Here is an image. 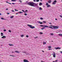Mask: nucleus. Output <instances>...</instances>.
<instances>
[{
  "mask_svg": "<svg viewBox=\"0 0 62 62\" xmlns=\"http://www.w3.org/2000/svg\"><path fill=\"white\" fill-rule=\"evenodd\" d=\"M51 2H52V1L51 0H49L48 1V3L50 4Z\"/></svg>",
  "mask_w": 62,
  "mask_h": 62,
  "instance_id": "obj_11",
  "label": "nucleus"
},
{
  "mask_svg": "<svg viewBox=\"0 0 62 62\" xmlns=\"http://www.w3.org/2000/svg\"><path fill=\"white\" fill-rule=\"evenodd\" d=\"M28 11V10H26L24 12V13H26V12H27Z\"/></svg>",
  "mask_w": 62,
  "mask_h": 62,
  "instance_id": "obj_25",
  "label": "nucleus"
},
{
  "mask_svg": "<svg viewBox=\"0 0 62 62\" xmlns=\"http://www.w3.org/2000/svg\"><path fill=\"white\" fill-rule=\"evenodd\" d=\"M42 52H43V53H44V51H42Z\"/></svg>",
  "mask_w": 62,
  "mask_h": 62,
  "instance_id": "obj_55",
  "label": "nucleus"
},
{
  "mask_svg": "<svg viewBox=\"0 0 62 62\" xmlns=\"http://www.w3.org/2000/svg\"><path fill=\"white\" fill-rule=\"evenodd\" d=\"M19 1L20 3H22V1L21 0H19Z\"/></svg>",
  "mask_w": 62,
  "mask_h": 62,
  "instance_id": "obj_41",
  "label": "nucleus"
},
{
  "mask_svg": "<svg viewBox=\"0 0 62 62\" xmlns=\"http://www.w3.org/2000/svg\"><path fill=\"white\" fill-rule=\"evenodd\" d=\"M56 2V0H55L53 2L52 5H55Z\"/></svg>",
  "mask_w": 62,
  "mask_h": 62,
  "instance_id": "obj_6",
  "label": "nucleus"
},
{
  "mask_svg": "<svg viewBox=\"0 0 62 62\" xmlns=\"http://www.w3.org/2000/svg\"><path fill=\"white\" fill-rule=\"evenodd\" d=\"M22 53H24V54H25L26 53V52H22Z\"/></svg>",
  "mask_w": 62,
  "mask_h": 62,
  "instance_id": "obj_40",
  "label": "nucleus"
},
{
  "mask_svg": "<svg viewBox=\"0 0 62 62\" xmlns=\"http://www.w3.org/2000/svg\"><path fill=\"white\" fill-rule=\"evenodd\" d=\"M11 1H12V2H15L16 1V0H11Z\"/></svg>",
  "mask_w": 62,
  "mask_h": 62,
  "instance_id": "obj_20",
  "label": "nucleus"
},
{
  "mask_svg": "<svg viewBox=\"0 0 62 62\" xmlns=\"http://www.w3.org/2000/svg\"><path fill=\"white\" fill-rule=\"evenodd\" d=\"M42 5V3H41V2L39 4V6H41V5Z\"/></svg>",
  "mask_w": 62,
  "mask_h": 62,
  "instance_id": "obj_14",
  "label": "nucleus"
},
{
  "mask_svg": "<svg viewBox=\"0 0 62 62\" xmlns=\"http://www.w3.org/2000/svg\"><path fill=\"white\" fill-rule=\"evenodd\" d=\"M50 26H51L52 27H55L53 28H54V29H58V26H52V25H50Z\"/></svg>",
  "mask_w": 62,
  "mask_h": 62,
  "instance_id": "obj_4",
  "label": "nucleus"
},
{
  "mask_svg": "<svg viewBox=\"0 0 62 62\" xmlns=\"http://www.w3.org/2000/svg\"><path fill=\"white\" fill-rule=\"evenodd\" d=\"M14 52L16 53H20V52L18 51H16Z\"/></svg>",
  "mask_w": 62,
  "mask_h": 62,
  "instance_id": "obj_13",
  "label": "nucleus"
},
{
  "mask_svg": "<svg viewBox=\"0 0 62 62\" xmlns=\"http://www.w3.org/2000/svg\"><path fill=\"white\" fill-rule=\"evenodd\" d=\"M6 38V37L5 36H3L2 37H1L2 39H5Z\"/></svg>",
  "mask_w": 62,
  "mask_h": 62,
  "instance_id": "obj_12",
  "label": "nucleus"
},
{
  "mask_svg": "<svg viewBox=\"0 0 62 62\" xmlns=\"http://www.w3.org/2000/svg\"><path fill=\"white\" fill-rule=\"evenodd\" d=\"M52 48V46H48V48Z\"/></svg>",
  "mask_w": 62,
  "mask_h": 62,
  "instance_id": "obj_29",
  "label": "nucleus"
},
{
  "mask_svg": "<svg viewBox=\"0 0 62 62\" xmlns=\"http://www.w3.org/2000/svg\"><path fill=\"white\" fill-rule=\"evenodd\" d=\"M41 62H44L43 61H41Z\"/></svg>",
  "mask_w": 62,
  "mask_h": 62,
  "instance_id": "obj_56",
  "label": "nucleus"
},
{
  "mask_svg": "<svg viewBox=\"0 0 62 62\" xmlns=\"http://www.w3.org/2000/svg\"><path fill=\"white\" fill-rule=\"evenodd\" d=\"M46 27H47L49 28H51V29H53V28L51 26H48L46 25Z\"/></svg>",
  "mask_w": 62,
  "mask_h": 62,
  "instance_id": "obj_7",
  "label": "nucleus"
},
{
  "mask_svg": "<svg viewBox=\"0 0 62 62\" xmlns=\"http://www.w3.org/2000/svg\"><path fill=\"white\" fill-rule=\"evenodd\" d=\"M1 15V14L0 13V15Z\"/></svg>",
  "mask_w": 62,
  "mask_h": 62,
  "instance_id": "obj_58",
  "label": "nucleus"
},
{
  "mask_svg": "<svg viewBox=\"0 0 62 62\" xmlns=\"http://www.w3.org/2000/svg\"><path fill=\"white\" fill-rule=\"evenodd\" d=\"M1 20H6V19H4V18L3 17L1 18Z\"/></svg>",
  "mask_w": 62,
  "mask_h": 62,
  "instance_id": "obj_19",
  "label": "nucleus"
},
{
  "mask_svg": "<svg viewBox=\"0 0 62 62\" xmlns=\"http://www.w3.org/2000/svg\"><path fill=\"white\" fill-rule=\"evenodd\" d=\"M43 23H46V22L45 21H43Z\"/></svg>",
  "mask_w": 62,
  "mask_h": 62,
  "instance_id": "obj_34",
  "label": "nucleus"
},
{
  "mask_svg": "<svg viewBox=\"0 0 62 62\" xmlns=\"http://www.w3.org/2000/svg\"><path fill=\"white\" fill-rule=\"evenodd\" d=\"M12 12H15L13 10H12Z\"/></svg>",
  "mask_w": 62,
  "mask_h": 62,
  "instance_id": "obj_50",
  "label": "nucleus"
},
{
  "mask_svg": "<svg viewBox=\"0 0 62 62\" xmlns=\"http://www.w3.org/2000/svg\"><path fill=\"white\" fill-rule=\"evenodd\" d=\"M27 26H29V27H30L32 29H33L35 28V27L34 26H32V25H30L28 24Z\"/></svg>",
  "mask_w": 62,
  "mask_h": 62,
  "instance_id": "obj_2",
  "label": "nucleus"
},
{
  "mask_svg": "<svg viewBox=\"0 0 62 62\" xmlns=\"http://www.w3.org/2000/svg\"><path fill=\"white\" fill-rule=\"evenodd\" d=\"M59 35L60 36H61V37H62V34H59Z\"/></svg>",
  "mask_w": 62,
  "mask_h": 62,
  "instance_id": "obj_22",
  "label": "nucleus"
},
{
  "mask_svg": "<svg viewBox=\"0 0 62 62\" xmlns=\"http://www.w3.org/2000/svg\"><path fill=\"white\" fill-rule=\"evenodd\" d=\"M45 28V27H43V28H42L41 29V30H43V29H44Z\"/></svg>",
  "mask_w": 62,
  "mask_h": 62,
  "instance_id": "obj_28",
  "label": "nucleus"
},
{
  "mask_svg": "<svg viewBox=\"0 0 62 62\" xmlns=\"http://www.w3.org/2000/svg\"><path fill=\"white\" fill-rule=\"evenodd\" d=\"M16 14H18V13H16Z\"/></svg>",
  "mask_w": 62,
  "mask_h": 62,
  "instance_id": "obj_57",
  "label": "nucleus"
},
{
  "mask_svg": "<svg viewBox=\"0 0 62 62\" xmlns=\"http://www.w3.org/2000/svg\"><path fill=\"white\" fill-rule=\"evenodd\" d=\"M15 11H18V10H16V9H15Z\"/></svg>",
  "mask_w": 62,
  "mask_h": 62,
  "instance_id": "obj_47",
  "label": "nucleus"
},
{
  "mask_svg": "<svg viewBox=\"0 0 62 62\" xmlns=\"http://www.w3.org/2000/svg\"><path fill=\"white\" fill-rule=\"evenodd\" d=\"M12 4H13V5H14V4H15V3H12Z\"/></svg>",
  "mask_w": 62,
  "mask_h": 62,
  "instance_id": "obj_49",
  "label": "nucleus"
},
{
  "mask_svg": "<svg viewBox=\"0 0 62 62\" xmlns=\"http://www.w3.org/2000/svg\"><path fill=\"white\" fill-rule=\"evenodd\" d=\"M22 11H23V12H24V10H22Z\"/></svg>",
  "mask_w": 62,
  "mask_h": 62,
  "instance_id": "obj_52",
  "label": "nucleus"
},
{
  "mask_svg": "<svg viewBox=\"0 0 62 62\" xmlns=\"http://www.w3.org/2000/svg\"><path fill=\"white\" fill-rule=\"evenodd\" d=\"M39 0H36V2H39Z\"/></svg>",
  "mask_w": 62,
  "mask_h": 62,
  "instance_id": "obj_38",
  "label": "nucleus"
},
{
  "mask_svg": "<svg viewBox=\"0 0 62 62\" xmlns=\"http://www.w3.org/2000/svg\"><path fill=\"white\" fill-rule=\"evenodd\" d=\"M40 26L41 27H46V25H40Z\"/></svg>",
  "mask_w": 62,
  "mask_h": 62,
  "instance_id": "obj_8",
  "label": "nucleus"
},
{
  "mask_svg": "<svg viewBox=\"0 0 62 62\" xmlns=\"http://www.w3.org/2000/svg\"><path fill=\"white\" fill-rule=\"evenodd\" d=\"M50 34L51 35V36H53V35H54V33H50Z\"/></svg>",
  "mask_w": 62,
  "mask_h": 62,
  "instance_id": "obj_26",
  "label": "nucleus"
},
{
  "mask_svg": "<svg viewBox=\"0 0 62 62\" xmlns=\"http://www.w3.org/2000/svg\"><path fill=\"white\" fill-rule=\"evenodd\" d=\"M46 42H43V44L44 45V44H46Z\"/></svg>",
  "mask_w": 62,
  "mask_h": 62,
  "instance_id": "obj_17",
  "label": "nucleus"
},
{
  "mask_svg": "<svg viewBox=\"0 0 62 62\" xmlns=\"http://www.w3.org/2000/svg\"><path fill=\"white\" fill-rule=\"evenodd\" d=\"M26 37L27 38H28V37H29V36H28V35H26Z\"/></svg>",
  "mask_w": 62,
  "mask_h": 62,
  "instance_id": "obj_35",
  "label": "nucleus"
},
{
  "mask_svg": "<svg viewBox=\"0 0 62 62\" xmlns=\"http://www.w3.org/2000/svg\"><path fill=\"white\" fill-rule=\"evenodd\" d=\"M52 41V42H53V41Z\"/></svg>",
  "mask_w": 62,
  "mask_h": 62,
  "instance_id": "obj_64",
  "label": "nucleus"
},
{
  "mask_svg": "<svg viewBox=\"0 0 62 62\" xmlns=\"http://www.w3.org/2000/svg\"><path fill=\"white\" fill-rule=\"evenodd\" d=\"M7 14H8L9 15V13H7Z\"/></svg>",
  "mask_w": 62,
  "mask_h": 62,
  "instance_id": "obj_46",
  "label": "nucleus"
},
{
  "mask_svg": "<svg viewBox=\"0 0 62 62\" xmlns=\"http://www.w3.org/2000/svg\"><path fill=\"white\" fill-rule=\"evenodd\" d=\"M39 34H43V33L42 32H40L39 33Z\"/></svg>",
  "mask_w": 62,
  "mask_h": 62,
  "instance_id": "obj_31",
  "label": "nucleus"
},
{
  "mask_svg": "<svg viewBox=\"0 0 62 62\" xmlns=\"http://www.w3.org/2000/svg\"><path fill=\"white\" fill-rule=\"evenodd\" d=\"M43 18L42 17H41V18H40V20H43Z\"/></svg>",
  "mask_w": 62,
  "mask_h": 62,
  "instance_id": "obj_36",
  "label": "nucleus"
},
{
  "mask_svg": "<svg viewBox=\"0 0 62 62\" xmlns=\"http://www.w3.org/2000/svg\"><path fill=\"white\" fill-rule=\"evenodd\" d=\"M6 2L7 3H8V4H10V5H11V3H9L8 2V1H6Z\"/></svg>",
  "mask_w": 62,
  "mask_h": 62,
  "instance_id": "obj_24",
  "label": "nucleus"
},
{
  "mask_svg": "<svg viewBox=\"0 0 62 62\" xmlns=\"http://www.w3.org/2000/svg\"><path fill=\"white\" fill-rule=\"evenodd\" d=\"M14 52H12V53H14Z\"/></svg>",
  "mask_w": 62,
  "mask_h": 62,
  "instance_id": "obj_61",
  "label": "nucleus"
},
{
  "mask_svg": "<svg viewBox=\"0 0 62 62\" xmlns=\"http://www.w3.org/2000/svg\"><path fill=\"white\" fill-rule=\"evenodd\" d=\"M40 1L41 2L42 1V0H40Z\"/></svg>",
  "mask_w": 62,
  "mask_h": 62,
  "instance_id": "obj_60",
  "label": "nucleus"
},
{
  "mask_svg": "<svg viewBox=\"0 0 62 62\" xmlns=\"http://www.w3.org/2000/svg\"><path fill=\"white\" fill-rule=\"evenodd\" d=\"M1 35H3V33L1 32Z\"/></svg>",
  "mask_w": 62,
  "mask_h": 62,
  "instance_id": "obj_43",
  "label": "nucleus"
},
{
  "mask_svg": "<svg viewBox=\"0 0 62 62\" xmlns=\"http://www.w3.org/2000/svg\"><path fill=\"white\" fill-rule=\"evenodd\" d=\"M55 20H56V21H57V19H56V18H55Z\"/></svg>",
  "mask_w": 62,
  "mask_h": 62,
  "instance_id": "obj_54",
  "label": "nucleus"
},
{
  "mask_svg": "<svg viewBox=\"0 0 62 62\" xmlns=\"http://www.w3.org/2000/svg\"><path fill=\"white\" fill-rule=\"evenodd\" d=\"M9 56H12V57H15V56L13 55H9Z\"/></svg>",
  "mask_w": 62,
  "mask_h": 62,
  "instance_id": "obj_21",
  "label": "nucleus"
},
{
  "mask_svg": "<svg viewBox=\"0 0 62 62\" xmlns=\"http://www.w3.org/2000/svg\"><path fill=\"white\" fill-rule=\"evenodd\" d=\"M24 36V35H21V37H23Z\"/></svg>",
  "mask_w": 62,
  "mask_h": 62,
  "instance_id": "obj_27",
  "label": "nucleus"
},
{
  "mask_svg": "<svg viewBox=\"0 0 62 62\" xmlns=\"http://www.w3.org/2000/svg\"><path fill=\"white\" fill-rule=\"evenodd\" d=\"M23 61L24 62H29V61H28V60L25 59Z\"/></svg>",
  "mask_w": 62,
  "mask_h": 62,
  "instance_id": "obj_10",
  "label": "nucleus"
},
{
  "mask_svg": "<svg viewBox=\"0 0 62 62\" xmlns=\"http://www.w3.org/2000/svg\"><path fill=\"white\" fill-rule=\"evenodd\" d=\"M4 31H5H5H6V30L5 29L4 30Z\"/></svg>",
  "mask_w": 62,
  "mask_h": 62,
  "instance_id": "obj_44",
  "label": "nucleus"
},
{
  "mask_svg": "<svg viewBox=\"0 0 62 62\" xmlns=\"http://www.w3.org/2000/svg\"><path fill=\"white\" fill-rule=\"evenodd\" d=\"M3 36V35H1V36Z\"/></svg>",
  "mask_w": 62,
  "mask_h": 62,
  "instance_id": "obj_59",
  "label": "nucleus"
},
{
  "mask_svg": "<svg viewBox=\"0 0 62 62\" xmlns=\"http://www.w3.org/2000/svg\"><path fill=\"white\" fill-rule=\"evenodd\" d=\"M0 62H1V61H0Z\"/></svg>",
  "mask_w": 62,
  "mask_h": 62,
  "instance_id": "obj_63",
  "label": "nucleus"
},
{
  "mask_svg": "<svg viewBox=\"0 0 62 62\" xmlns=\"http://www.w3.org/2000/svg\"><path fill=\"white\" fill-rule=\"evenodd\" d=\"M38 38V36H37L36 37H34V39H36V38Z\"/></svg>",
  "mask_w": 62,
  "mask_h": 62,
  "instance_id": "obj_32",
  "label": "nucleus"
},
{
  "mask_svg": "<svg viewBox=\"0 0 62 62\" xmlns=\"http://www.w3.org/2000/svg\"><path fill=\"white\" fill-rule=\"evenodd\" d=\"M8 32H10V33H11V30H8Z\"/></svg>",
  "mask_w": 62,
  "mask_h": 62,
  "instance_id": "obj_30",
  "label": "nucleus"
},
{
  "mask_svg": "<svg viewBox=\"0 0 62 62\" xmlns=\"http://www.w3.org/2000/svg\"><path fill=\"white\" fill-rule=\"evenodd\" d=\"M40 24H42V22H38Z\"/></svg>",
  "mask_w": 62,
  "mask_h": 62,
  "instance_id": "obj_16",
  "label": "nucleus"
},
{
  "mask_svg": "<svg viewBox=\"0 0 62 62\" xmlns=\"http://www.w3.org/2000/svg\"><path fill=\"white\" fill-rule=\"evenodd\" d=\"M46 5L47 6V8H49L51 7V5H49V4H48V3H46Z\"/></svg>",
  "mask_w": 62,
  "mask_h": 62,
  "instance_id": "obj_3",
  "label": "nucleus"
},
{
  "mask_svg": "<svg viewBox=\"0 0 62 62\" xmlns=\"http://www.w3.org/2000/svg\"><path fill=\"white\" fill-rule=\"evenodd\" d=\"M18 13H23V12H18Z\"/></svg>",
  "mask_w": 62,
  "mask_h": 62,
  "instance_id": "obj_33",
  "label": "nucleus"
},
{
  "mask_svg": "<svg viewBox=\"0 0 62 62\" xmlns=\"http://www.w3.org/2000/svg\"><path fill=\"white\" fill-rule=\"evenodd\" d=\"M9 45L10 46H13V45L12 44H9Z\"/></svg>",
  "mask_w": 62,
  "mask_h": 62,
  "instance_id": "obj_15",
  "label": "nucleus"
},
{
  "mask_svg": "<svg viewBox=\"0 0 62 62\" xmlns=\"http://www.w3.org/2000/svg\"><path fill=\"white\" fill-rule=\"evenodd\" d=\"M24 15L25 16H26V15H27V14L25 13L24 14Z\"/></svg>",
  "mask_w": 62,
  "mask_h": 62,
  "instance_id": "obj_37",
  "label": "nucleus"
},
{
  "mask_svg": "<svg viewBox=\"0 0 62 62\" xmlns=\"http://www.w3.org/2000/svg\"><path fill=\"white\" fill-rule=\"evenodd\" d=\"M27 4L28 5L31 6H32V7H35L36 6H37V3H34L32 2H28Z\"/></svg>",
  "mask_w": 62,
  "mask_h": 62,
  "instance_id": "obj_1",
  "label": "nucleus"
},
{
  "mask_svg": "<svg viewBox=\"0 0 62 62\" xmlns=\"http://www.w3.org/2000/svg\"><path fill=\"white\" fill-rule=\"evenodd\" d=\"M60 17L61 18H62V16H60Z\"/></svg>",
  "mask_w": 62,
  "mask_h": 62,
  "instance_id": "obj_45",
  "label": "nucleus"
},
{
  "mask_svg": "<svg viewBox=\"0 0 62 62\" xmlns=\"http://www.w3.org/2000/svg\"><path fill=\"white\" fill-rule=\"evenodd\" d=\"M57 61H58V60H56L55 61V62H57Z\"/></svg>",
  "mask_w": 62,
  "mask_h": 62,
  "instance_id": "obj_42",
  "label": "nucleus"
},
{
  "mask_svg": "<svg viewBox=\"0 0 62 62\" xmlns=\"http://www.w3.org/2000/svg\"><path fill=\"white\" fill-rule=\"evenodd\" d=\"M49 23L50 24H52V23Z\"/></svg>",
  "mask_w": 62,
  "mask_h": 62,
  "instance_id": "obj_53",
  "label": "nucleus"
},
{
  "mask_svg": "<svg viewBox=\"0 0 62 62\" xmlns=\"http://www.w3.org/2000/svg\"><path fill=\"white\" fill-rule=\"evenodd\" d=\"M39 9L40 10H42V8H41L40 7L39 8Z\"/></svg>",
  "mask_w": 62,
  "mask_h": 62,
  "instance_id": "obj_23",
  "label": "nucleus"
},
{
  "mask_svg": "<svg viewBox=\"0 0 62 62\" xmlns=\"http://www.w3.org/2000/svg\"><path fill=\"white\" fill-rule=\"evenodd\" d=\"M54 48L56 49V50H57V49H61V48L59 47H57V48L56 47H55Z\"/></svg>",
  "mask_w": 62,
  "mask_h": 62,
  "instance_id": "obj_9",
  "label": "nucleus"
},
{
  "mask_svg": "<svg viewBox=\"0 0 62 62\" xmlns=\"http://www.w3.org/2000/svg\"><path fill=\"white\" fill-rule=\"evenodd\" d=\"M53 62H54V61H53Z\"/></svg>",
  "mask_w": 62,
  "mask_h": 62,
  "instance_id": "obj_62",
  "label": "nucleus"
},
{
  "mask_svg": "<svg viewBox=\"0 0 62 62\" xmlns=\"http://www.w3.org/2000/svg\"><path fill=\"white\" fill-rule=\"evenodd\" d=\"M53 54H52V55H53V57H55V53L54 52H53Z\"/></svg>",
  "mask_w": 62,
  "mask_h": 62,
  "instance_id": "obj_5",
  "label": "nucleus"
},
{
  "mask_svg": "<svg viewBox=\"0 0 62 62\" xmlns=\"http://www.w3.org/2000/svg\"><path fill=\"white\" fill-rule=\"evenodd\" d=\"M13 17H14V16H10V18H11V19H12V18H13Z\"/></svg>",
  "mask_w": 62,
  "mask_h": 62,
  "instance_id": "obj_18",
  "label": "nucleus"
},
{
  "mask_svg": "<svg viewBox=\"0 0 62 62\" xmlns=\"http://www.w3.org/2000/svg\"><path fill=\"white\" fill-rule=\"evenodd\" d=\"M6 10H8V8H6Z\"/></svg>",
  "mask_w": 62,
  "mask_h": 62,
  "instance_id": "obj_48",
  "label": "nucleus"
},
{
  "mask_svg": "<svg viewBox=\"0 0 62 62\" xmlns=\"http://www.w3.org/2000/svg\"><path fill=\"white\" fill-rule=\"evenodd\" d=\"M34 2H36V0H33Z\"/></svg>",
  "mask_w": 62,
  "mask_h": 62,
  "instance_id": "obj_51",
  "label": "nucleus"
},
{
  "mask_svg": "<svg viewBox=\"0 0 62 62\" xmlns=\"http://www.w3.org/2000/svg\"><path fill=\"white\" fill-rule=\"evenodd\" d=\"M52 49H51V48H49L48 49V50H52Z\"/></svg>",
  "mask_w": 62,
  "mask_h": 62,
  "instance_id": "obj_39",
  "label": "nucleus"
}]
</instances>
